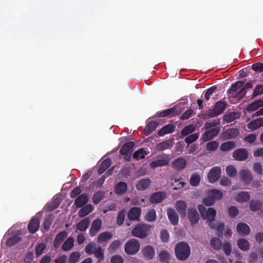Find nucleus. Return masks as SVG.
<instances>
[{
  "instance_id": "f257e3e1",
  "label": "nucleus",
  "mask_w": 263,
  "mask_h": 263,
  "mask_svg": "<svg viewBox=\"0 0 263 263\" xmlns=\"http://www.w3.org/2000/svg\"><path fill=\"white\" fill-rule=\"evenodd\" d=\"M176 258L181 261L187 259L191 254V249L187 242L181 241L178 242L175 248Z\"/></svg>"
},
{
  "instance_id": "f03ea898",
  "label": "nucleus",
  "mask_w": 263,
  "mask_h": 263,
  "mask_svg": "<svg viewBox=\"0 0 263 263\" xmlns=\"http://www.w3.org/2000/svg\"><path fill=\"white\" fill-rule=\"evenodd\" d=\"M227 104L226 102L219 101L215 103L212 109H209L207 113L202 114V117L200 118L209 119L210 118L217 116L221 114L224 111L227 107Z\"/></svg>"
},
{
  "instance_id": "7ed1b4c3",
  "label": "nucleus",
  "mask_w": 263,
  "mask_h": 263,
  "mask_svg": "<svg viewBox=\"0 0 263 263\" xmlns=\"http://www.w3.org/2000/svg\"><path fill=\"white\" fill-rule=\"evenodd\" d=\"M151 226L145 223H139L131 231L132 236L144 239L146 238L149 233Z\"/></svg>"
},
{
  "instance_id": "20e7f679",
  "label": "nucleus",
  "mask_w": 263,
  "mask_h": 263,
  "mask_svg": "<svg viewBox=\"0 0 263 263\" xmlns=\"http://www.w3.org/2000/svg\"><path fill=\"white\" fill-rule=\"evenodd\" d=\"M140 247V245L138 240L135 238H131L125 244V252L129 255H135L139 251Z\"/></svg>"
},
{
  "instance_id": "39448f33",
  "label": "nucleus",
  "mask_w": 263,
  "mask_h": 263,
  "mask_svg": "<svg viewBox=\"0 0 263 263\" xmlns=\"http://www.w3.org/2000/svg\"><path fill=\"white\" fill-rule=\"evenodd\" d=\"M134 145L135 144L133 142H127L124 144L120 149V153L124 156V159L127 161L130 160Z\"/></svg>"
},
{
  "instance_id": "423d86ee",
  "label": "nucleus",
  "mask_w": 263,
  "mask_h": 263,
  "mask_svg": "<svg viewBox=\"0 0 263 263\" xmlns=\"http://www.w3.org/2000/svg\"><path fill=\"white\" fill-rule=\"evenodd\" d=\"M249 156L248 151L243 148H240L235 150L233 154L232 157L234 160L238 161H243L246 160Z\"/></svg>"
},
{
  "instance_id": "0eeeda50",
  "label": "nucleus",
  "mask_w": 263,
  "mask_h": 263,
  "mask_svg": "<svg viewBox=\"0 0 263 263\" xmlns=\"http://www.w3.org/2000/svg\"><path fill=\"white\" fill-rule=\"evenodd\" d=\"M220 132L219 127L213 128L205 132L202 135L201 139L203 142L209 141L216 137Z\"/></svg>"
},
{
  "instance_id": "6e6552de",
  "label": "nucleus",
  "mask_w": 263,
  "mask_h": 263,
  "mask_svg": "<svg viewBox=\"0 0 263 263\" xmlns=\"http://www.w3.org/2000/svg\"><path fill=\"white\" fill-rule=\"evenodd\" d=\"M239 134L238 129L236 128H229L222 132L220 136L221 139L227 140L237 137Z\"/></svg>"
},
{
  "instance_id": "1a4fd4ad",
  "label": "nucleus",
  "mask_w": 263,
  "mask_h": 263,
  "mask_svg": "<svg viewBox=\"0 0 263 263\" xmlns=\"http://www.w3.org/2000/svg\"><path fill=\"white\" fill-rule=\"evenodd\" d=\"M221 168L219 166H215L210 171L208 177L210 183H214L217 181L221 176Z\"/></svg>"
},
{
  "instance_id": "9d476101",
  "label": "nucleus",
  "mask_w": 263,
  "mask_h": 263,
  "mask_svg": "<svg viewBox=\"0 0 263 263\" xmlns=\"http://www.w3.org/2000/svg\"><path fill=\"white\" fill-rule=\"evenodd\" d=\"M216 211L212 208H209L206 212L205 214L202 217L203 219H206L209 222V225L211 229L215 228L213 225V221L215 218Z\"/></svg>"
},
{
  "instance_id": "9b49d317",
  "label": "nucleus",
  "mask_w": 263,
  "mask_h": 263,
  "mask_svg": "<svg viewBox=\"0 0 263 263\" xmlns=\"http://www.w3.org/2000/svg\"><path fill=\"white\" fill-rule=\"evenodd\" d=\"M169 161L170 159L168 157L167 155L163 154L161 156L158 160L151 162L150 166L152 168L165 166L168 164Z\"/></svg>"
},
{
  "instance_id": "f8f14e48",
  "label": "nucleus",
  "mask_w": 263,
  "mask_h": 263,
  "mask_svg": "<svg viewBox=\"0 0 263 263\" xmlns=\"http://www.w3.org/2000/svg\"><path fill=\"white\" fill-rule=\"evenodd\" d=\"M187 217L192 226L197 223L199 219L197 211L193 208L188 209Z\"/></svg>"
},
{
  "instance_id": "ddd939ff",
  "label": "nucleus",
  "mask_w": 263,
  "mask_h": 263,
  "mask_svg": "<svg viewBox=\"0 0 263 263\" xmlns=\"http://www.w3.org/2000/svg\"><path fill=\"white\" fill-rule=\"evenodd\" d=\"M239 176L240 181L245 184H249L253 179L252 173L249 170H241L239 172Z\"/></svg>"
},
{
  "instance_id": "4468645a",
  "label": "nucleus",
  "mask_w": 263,
  "mask_h": 263,
  "mask_svg": "<svg viewBox=\"0 0 263 263\" xmlns=\"http://www.w3.org/2000/svg\"><path fill=\"white\" fill-rule=\"evenodd\" d=\"M102 227V220L100 219L94 220L91 225L89 233L90 236L93 237L99 232Z\"/></svg>"
},
{
  "instance_id": "2eb2a0df",
  "label": "nucleus",
  "mask_w": 263,
  "mask_h": 263,
  "mask_svg": "<svg viewBox=\"0 0 263 263\" xmlns=\"http://www.w3.org/2000/svg\"><path fill=\"white\" fill-rule=\"evenodd\" d=\"M237 233L241 236L248 235L250 233V228L249 226L244 222H239L236 227Z\"/></svg>"
},
{
  "instance_id": "dca6fc26",
  "label": "nucleus",
  "mask_w": 263,
  "mask_h": 263,
  "mask_svg": "<svg viewBox=\"0 0 263 263\" xmlns=\"http://www.w3.org/2000/svg\"><path fill=\"white\" fill-rule=\"evenodd\" d=\"M141 214V210L140 208L133 207L129 210L127 218L130 221H134L139 219Z\"/></svg>"
},
{
  "instance_id": "f3484780",
  "label": "nucleus",
  "mask_w": 263,
  "mask_h": 263,
  "mask_svg": "<svg viewBox=\"0 0 263 263\" xmlns=\"http://www.w3.org/2000/svg\"><path fill=\"white\" fill-rule=\"evenodd\" d=\"M166 197V194L163 192H158L153 193L150 197L149 200L152 203L161 202Z\"/></svg>"
},
{
  "instance_id": "a211bd4d",
  "label": "nucleus",
  "mask_w": 263,
  "mask_h": 263,
  "mask_svg": "<svg viewBox=\"0 0 263 263\" xmlns=\"http://www.w3.org/2000/svg\"><path fill=\"white\" fill-rule=\"evenodd\" d=\"M40 227V221L35 217L31 219L28 225V229L30 233L33 234L35 233Z\"/></svg>"
},
{
  "instance_id": "6ab92c4d",
  "label": "nucleus",
  "mask_w": 263,
  "mask_h": 263,
  "mask_svg": "<svg viewBox=\"0 0 263 263\" xmlns=\"http://www.w3.org/2000/svg\"><path fill=\"white\" fill-rule=\"evenodd\" d=\"M173 139H167L156 144V149L158 151H163L170 148L173 146Z\"/></svg>"
},
{
  "instance_id": "aec40b11",
  "label": "nucleus",
  "mask_w": 263,
  "mask_h": 263,
  "mask_svg": "<svg viewBox=\"0 0 263 263\" xmlns=\"http://www.w3.org/2000/svg\"><path fill=\"white\" fill-rule=\"evenodd\" d=\"M186 165V161L183 158H178L172 162V167L176 170L183 169Z\"/></svg>"
},
{
  "instance_id": "412c9836",
  "label": "nucleus",
  "mask_w": 263,
  "mask_h": 263,
  "mask_svg": "<svg viewBox=\"0 0 263 263\" xmlns=\"http://www.w3.org/2000/svg\"><path fill=\"white\" fill-rule=\"evenodd\" d=\"M168 218L170 222L174 226L178 223V216L175 211L172 208H169L167 210Z\"/></svg>"
},
{
  "instance_id": "4be33fe9",
  "label": "nucleus",
  "mask_w": 263,
  "mask_h": 263,
  "mask_svg": "<svg viewBox=\"0 0 263 263\" xmlns=\"http://www.w3.org/2000/svg\"><path fill=\"white\" fill-rule=\"evenodd\" d=\"M127 190V184L123 181L117 183L114 186V192L117 195H122Z\"/></svg>"
},
{
  "instance_id": "5701e85b",
  "label": "nucleus",
  "mask_w": 263,
  "mask_h": 263,
  "mask_svg": "<svg viewBox=\"0 0 263 263\" xmlns=\"http://www.w3.org/2000/svg\"><path fill=\"white\" fill-rule=\"evenodd\" d=\"M67 233L66 231H62L59 233L55 236L53 242V246L57 248L62 243V242L64 241L65 238L67 236Z\"/></svg>"
},
{
  "instance_id": "b1692460",
  "label": "nucleus",
  "mask_w": 263,
  "mask_h": 263,
  "mask_svg": "<svg viewBox=\"0 0 263 263\" xmlns=\"http://www.w3.org/2000/svg\"><path fill=\"white\" fill-rule=\"evenodd\" d=\"M177 112L176 108L172 107L156 113L157 117H174Z\"/></svg>"
},
{
  "instance_id": "393cba45",
  "label": "nucleus",
  "mask_w": 263,
  "mask_h": 263,
  "mask_svg": "<svg viewBox=\"0 0 263 263\" xmlns=\"http://www.w3.org/2000/svg\"><path fill=\"white\" fill-rule=\"evenodd\" d=\"M175 126L173 124H168L162 127L158 132V135L160 137H162L164 135L172 133L175 131Z\"/></svg>"
},
{
  "instance_id": "a878e982",
  "label": "nucleus",
  "mask_w": 263,
  "mask_h": 263,
  "mask_svg": "<svg viewBox=\"0 0 263 263\" xmlns=\"http://www.w3.org/2000/svg\"><path fill=\"white\" fill-rule=\"evenodd\" d=\"M143 256L147 259L151 260L154 258L155 255V250L150 245L145 246L142 250Z\"/></svg>"
},
{
  "instance_id": "bb28decb",
  "label": "nucleus",
  "mask_w": 263,
  "mask_h": 263,
  "mask_svg": "<svg viewBox=\"0 0 263 263\" xmlns=\"http://www.w3.org/2000/svg\"><path fill=\"white\" fill-rule=\"evenodd\" d=\"M263 125V117L258 118L249 122L247 125L249 129L256 130Z\"/></svg>"
},
{
  "instance_id": "cd10ccee",
  "label": "nucleus",
  "mask_w": 263,
  "mask_h": 263,
  "mask_svg": "<svg viewBox=\"0 0 263 263\" xmlns=\"http://www.w3.org/2000/svg\"><path fill=\"white\" fill-rule=\"evenodd\" d=\"M88 196L83 194L77 197L74 201V205L77 208H81L86 204L88 202Z\"/></svg>"
},
{
  "instance_id": "c85d7f7f",
  "label": "nucleus",
  "mask_w": 263,
  "mask_h": 263,
  "mask_svg": "<svg viewBox=\"0 0 263 263\" xmlns=\"http://www.w3.org/2000/svg\"><path fill=\"white\" fill-rule=\"evenodd\" d=\"M90 224V219L86 217L80 220L77 224V229L80 232L85 231L88 228Z\"/></svg>"
},
{
  "instance_id": "c756f323",
  "label": "nucleus",
  "mask_w": 263,
  "mask_h": 263,
  "mask_svg": "<svg viewBox=\"0 0 263 263\" xmlns=\"http://www.w3.org/2000/svg\"><path fill=\"white\" fill-rule=\"evenodd\" d=\"M112 234L110 232H105L99 234L97 237V241L98 243L105 242L108 240L111 239Z\"/></svg>"
},
{
  "instance_id": "7c9ffc66",
  "label": "nucleus",
  "mask_w": 263,
  "mask_h": 263,
  "mask_svg": "<svg viewBox=\"0 0 263 263\" xmlns=\"http://www.w3.org/2000/svg\"><path fill=\"white\" fill-rule=\"evenodd\" d=\"M176 208L181 217H184L186 216V204L184 201L182 200L177 201Z\"/></svg>"
},
{
  "instance_id": "2f4dec72",
  "label": "nucleus",
  "mask_w": 263,
  "mask_h": 263,
  "mask_svg": "<svg viewBox=\"0 0 263 263\" xmlns=\"http://www.w3.org/2000/svg\"><path fill=\"white\" fill-rule=\"evenodd\" d=\"M263 106V100L259 99L249 104L246 108L247 111L252 112Z\"/></svg>"
},
{
  "instance_id": "473e14b6",
  "label": "nucleus",
  "mask_w": 263,
  "mask_h": 263,
  "mask_svg": "<svg viewBox=\"0 0 263 263\" xmlns=\"http://www.w3.org/2000/svg\"><path fill=\"white\" fill-rule=\"evenodd\" d=\"M151 182V181L149 179H143L137 182L136 186L137 190L144 191L149 186Z\"/></svg>"
},
{
  "instance_id": "72a5a7b5",
  "label": "nucleus",
  "mask_w": 263,
  "mask_h": 263,
  "mask_svg": "<svg viewBox=\"0 0 263 263\" xmlns=\"http://www.w3.org/2000/svg\"><path fill=\"white\" fill-rule=\"evenodd\" d=\"M111 164V161L110 158H106L100 164L98 173L101 175L103 174L110 165Z\"/></svg>"
},
{
  "instance_id": "f704fd0d",
  "label": "nucleus",
  "mask_w": 263,
  "mask_h": 263,
  "mask_svg": "<svg viewBox=\"0 0 263 263\" xmlns=\"http://www.w3.org/2000/svg\"><path fill=\"white\" fill-rule=\"evenodd\" d=\"M237 246L242 251H248L250 249V245L248 241L245 238H239L237 240Z\"/></svg>"
},
{
  "instance_id": "c9c22d12",
  "label": "nucleus",
  "mask_w": 263,
  "mask_h": 263,
  "mask_svg": "<svg viewBox=\"0 0 263 263\" xmlns=\"http://www.w3.org/2000/svg\"><path fill=\"white\" fill-rule=\"evenodd\" d=\"M195 126L193 124L185 126L181 131L180 135L182 137H186L195 130Z\"/></svg>"
},
{
  "instance_id": "e433bc0d",
  "label": "nucleus",
  "mask_w": 263,
  "mask_h": 263,
  "mask_svg": "<svg viewBox=\"0 0 263 263\" xmlns=\"http://www.w3.org/2000/svg\"><path fill=\"white\" fill-rule=\"evenodd\" d=\"M243 84L244 81H237L232 84L231 88L227 91L228 94L233 95V93L236 92L237 90L240 88Z\"/></svg>"
},
{
  "instance_id": "4c0bfd02",
  "label": "nucleus",
  "mask_w": 263,
  "mask_h": 263,
  "mask_svg": "<svg viewBox=\"0 0 263 263\" xmlns=\"http://www.w3.org/2000/svg\"><path fill=\"white\" fill-rule=\"evenodd\" d=\"M156 219V211L154 209H151L146 213L144 219L147 222L154 221Z\"/></svg>"
},
{
  "instance_id": "58836bf2",
  "label": "nucleus",
  "mask_w": 263,
  "mask_h": 263,
  "mask_svg": "<svg viewBox=\"0 0 263 263\" xmlns=\"http://www.w3.org/2000/svg\"><path fill=\"white\" fill-rule=\"evenodd\" d=\"M250 198V196L248 192H241L236 197V200L241 203L249 201Z\"/></svg>"
},
{
  "instance_id": "ea45409f",
  "label": "nucleus",
  "mask_w": 263,
  "mask_h": 263,
  "mask_svg": "<svg viewBox=\"0 0 263 263\" xmlns=\"http://www.w3.org/2000/svg\"><path fill=\"white\" fill-rule=\"evenodd\" d=\"M235 147V143L233 141H227L223 143L220 146V151L228 152L233 149Z\"/></svg>"
},
{
  "instance_id": "a19ab883",
  "label": "nucleus",
  "mask_w": 263,
  "mask_h": 263,
  "mask_svg": "<svg viewBox=\"0 0 263 263\" xmlns=\"http://www.w3.org/2000/svg\"><path fill=\"white\" fill-rule=\"evenodd\" d=\"M158 123L156 121H151L146 125L144 132L147 135L151 134L156 128Z\"/></svg>"
},
{
  "instance_id": "79ce46f5",
  "label": "nucleus",
  "mask_w": 263,
  "mask_h": 263,
  "mask_svg": "<svg viewBox=\"0 0 263 263\" xmlns=\"http://www.w3.org/2000/svg\"><path fill=\"white\" fill-rule=\"evenodd\" d=\"M93 210L92 206L89 204L81 208L79 211V215L83 217L89 214Z\"/></svg>"
},
{
  "instance_id": "37998d69",
  "label": "nucleus",
  "mask_w": 263,
  "mask_h": 263,
  "mask_svg": "<svg viewBox=\"0 0 263 263\" xmlns=\"http://www.w3.org/2000/svg\"><path fill=\"white\" fill-rule=\"evenodd\" d=\"M105 193L101 191L96 192L92 198V202L95 204H99L102 199L104 198Z\"/></svg>"
},
{
  "instance_id": "c03bdc74",
  "label": "nucleus",
  "mask_w": 263,
  "mask_h": 263,
  "mask_svg": "<svg viewBox=\"0 0 263 263\" xmlns=\"http://www.w3.org/2000/svg\"><path fill=\"white\" fill-rule=\"evenodd\" d=\"M209 194L211 197H213L215 201L221 199L223 196L222 192L218 189L211 190L209 192Z\"/></svg>"
},
{
  "instance_id": "a18cd8bd",
  "label": "nucleus",
  "mask_w": 263,
  "mask_h": 263,
  "mask_svg": "<svg viewBox=\"0 0 263 263\" xmlns=\"http://www.w3.org/2000/svg\"><path fill=\"white\" fill-rule=\"evenodd\" d=\"M262 203L259 200H251L250 203L249 208L252 212L258 211L262 206Z\"/></svg>"
},
{
  "instance_id": "49530a36",
  "label": "nucleus",
  "mask_w": 263,
  "mask_h": 263,
  "mask_svg": "<svg viewBox=\"0 0 263 263\" xmlns=\"http://www.w3.org/2000/svg\"><path fill=\"white\" fill-rule=\"evenodd\" d=\"M74 239L72 237H68L63 243L62 249L65 251L70 250L73 246Z\"/></svg>"
},
{
  "instance_id": "de8ad7c7",
  "label": "nucleus",
  "mask_w": 263,
  "mask_h": 263,
  "mask_svg": "<svg viewBox=\"0 0 263 263\" xmlns=\"http://www.w3.org/2000/svg\"><path fill=\"white\" fill-rule=\"evenodd\" d=\"M125 215L126 211L125 209H122L119 212L116 219V223L119 226H121L123 224Z\"/></svg>"
},
{
  "instance_id": "09e8293b",
  "label": "nucleus",
  "mask_w": 263,
  "mask_h": 263,
  "mask_svg": "<svg viewBox=\"0 0 263 263\" xmlns=\"http://www.w3.org/2000/svg\"><path fill=\"white\" fill-rule=\"evenodd\" d=\"M159 258L161 262L168 263L170 255L166 250L161 251L159 254Z\"/></svg>"
},
{
  "instance_id": "8fccbe9b",
  "label": "nucleus",
  "mask_w": 263,
  "mask_h": 263,
  "mask_svg": "<svg viewBox=\"0 0 263 263\" xmlns=\"http://www.w3.org/2000/svg\"><path fill=\"white\" fill-rule=\"evenodd\" d=\"M210 243L212 247L216 250H220L221 248L222 243L219 238H213L210 241Z\"/></svg>"
},
{
  "instance_id": "3c124183",
  "label": "nucleus",
  "mask_w": 263,
  "mask_h": 263,
  "mask_svg": "<svg viewBox=\"0 0 263 263\" xmlns=\"http://www.w3.org/2000/svg\"><path fill=\"white\" fill-rule=\"evenodd\" d=\"M20 237L12 236L9 238L6 241V245L8 246L12 247L21 241Z\"/></svg>"
},
{
  "instance_id": "603ef678",
  "label": "nucleus",
  "mask_w": 263,
  "mask_h": 263,
  "mask_svg": "<svg viewBox=\"0 0 263 263\" xmlns=\"http://www.w3.org/2000/svg\"><path fill=\"white\" fill-rule=\"evenodd\" d=\"M263 94V85L258 84L256 85L254 89L252 95V98H255V97L261 95Z\"/></svg>"
},
{
  "instance_id": "864d4df0",
  "label": "nucleus",
  "mask_w": 263,
  "mask_h": 263,
  "mask_svg": "<svg viewBox=\"0 0 263 263\" xmlns=\"http://www.w3.org/2000/svg\"><path fill=\"white\" fill-rule=\"evenodd\" d=\"M199 133H196L192 135H190L185 138L184 141L187 144H192L196 141L199 138Z\"/></svg>"
},
{
  "instance_id": "5fc2aeb1",
  "label": "nucleus",
  "mask_w": 263,
  "mask_h": 263,
  "mask_svg": "<svg viewBox=\"0 0 263 263\" xmlns=\"http://www.w3.org/2000/svg\"><path fill=\"white\" fill-rule=\"evenodd\" d=\"M146 154L145 151L143 148H140L134 153L133 158L139 160L144 158Z\"/></svg>"
},
{
  "instance_id": "6e6d98bb",
  "label": "nucleus",
  "mask_w": 263,
  "mask_h": 263,
  "mask_svg": "<svg viewBox=\"0 0 263 263\" xmlns=\"http://www.w3.org/2000/svg\"><path fill=\"white\" fill-rule=\"evenodd\" d=\"M200 181V177L198 174H193L191 178L190 182L191 185L196 186L198 185Z\"/></svg>"
},
{
  "instance_id": "4d7b16f0",
  "label": "nucleus",
  "mask_w": 263,
  "mask_h": 263,
  "mask_svg": "<svg viewBox=\"0 0 263 263\" xmlns=\"http://www.w3.org/2000/svg\"><path fill=\"white\" fill-rule=\"evenodd\" d=\"M121 242L119 239H117L112 241L108 247V250L109 252H115L120 246Z\"/></svg>"
},
{
  "instance_id": "13d9d810",
  "label": "nucleus",
  "mask_w": 263,
  "mask_h": 263,
  "mask_svg": "<svg viewBox=\"0 0 263 263\" xmlns=\"http://www.w3.org/2000/svg\"><path fill=\"white\" fill-rule=\"evenodd\" d=\"M217 90V87L216 85H214L209 88L205 91L204 94V97L206 101L209 100L211 96L215 93Z\"/></svg>"
},
{
  "instance_id": "bf43d9fd",
  "label": "nucleus",
  "mask_w": 263,
  "mask_h": 263,
  "mask_svg": "<svg viewBox=\"0 0 263 263\" xmlns=\"http://www.w3.org/2000/svg\"><path fill=\"white\" fill-rule=\"evenodd\" d=\"M227 174L231 177H235L237 174V171L233 165H228L226 168Z\"/></svg>"
},
{
  "instance_id": "052dcab7",
  "label": "nucleus",
  "mask_w": 263,
  "mask_h": 263,
  "mask_svg": "<svg viewBox=\"0 0 263 263\" xmlns=\"http://www.w3.org/2000/svg\"><path fill=\"white\" fill-rule=\"evenodd\" d=\"M80 254L78 252H72L69 256L68 263H76L80 259Z\"/></svg>"
},
{
  "instance_id": "680f3d73",
  "label": "nucleus",
  "mask_w": 263,
  "mask_h": 263,
  "mask_svg": "<svg viewBox=\"0 0 263 263\" xmlns=\"http://www.w3.org/2000/svg\"><path fill=\"white\" fill-rule=\"evenodd\" d=\"M213 226H215L214 229H216L217 231V236L218 237H221L222 236L223 231L224 228V224L223 222L218 223L217 225L215 224L213 222Z\"/></svg>"
},
{
  "instance_id": "e2e57ef3",
  "label": "nucleus",
  "mask_w": 263,
  "mask_h": 263,
  "mask_svg": "<svg viewBox=\"0 0 263 263\" xmlns=\"http://www.w3.org/2000/svg\"><path fill=\"white\" fill-rule=\"evenodd\" d=\"M218 143L216 141L208 142L206 145V149L208 151H214L218 147Z\"/></svg>"
},
{
  "instance_id": "0e129e2a",
  "label": "nucleus",
  "mask_w": 263,
  "mask_h": 263,
  "mask_svg": "<svg viewBox=\"0 0 263 263\" xmlns=\"http://www.w3.org/2000/svg\"><path fill=\"white\" fill-rule=\"evenodd\" d=\"M95 256L100 261L104 259V253L101 247H98L93 253Z\"/></svg>"
},
{
  "instance_id": "69168bd1",
  "label": "nucleus",
  "mask_w": 263,
  "mask_h": 263,
  "mask_svg": "<svg viewBox=\"0 0 263 263\" xmlns=\"http://www.w3.org/2000/svg\"><path fill=\"white\" fill-rule=\"evenodd\" d=\"M228 213L230 217L234 218L238 214L239 211L236 206H231L228 209Z\"/></svg>"
},
{
  "instance_id": "338daca9",
  "label": "nucleus",
  "mask_w": 263,
  "mask_h": 263,
  "mask_svg": "<svg viewBox=\"0 0 263 263\" xmlns=\"http://www.w3.org/2000/svg\"><path fill=\"white\" fill-rule=\"evenodd\" d=\"M222 250L227 256H229L232 251V246L230 242H224L222 246Z\"/></svg>"
},
{
  "instance_id": "774afa93",
  "label": "nucleus",
  "mask_w": 263,
  "mask_h": 263,
  "mask_svg": "<svg viewBox=\"0 0 263 263\" xmlns=\"http://www.w3.org/2000/svg\"><path fill=\"white\" fill-rule=\"evenodd\" d=\"M46 249V245L44 243H40L38 244L35 247V255L36 256H39L43 252L44 250Z\"/></svg>"
}]
</instances>
